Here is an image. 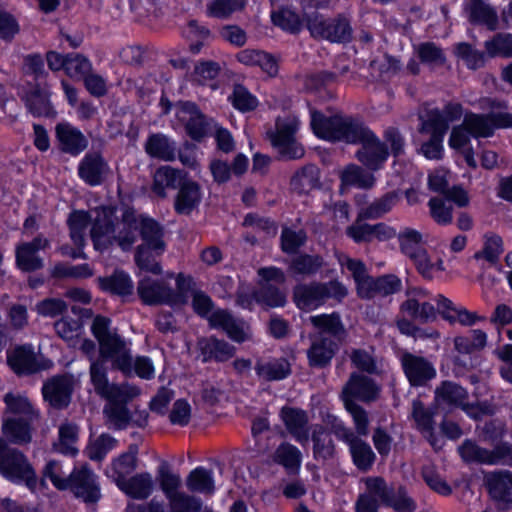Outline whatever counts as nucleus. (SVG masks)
Here are the masks:
<instances>
[{
  "label": "nucleus",
  "instance_id": "f257e3e1",
  "mask_svg": "<svg viewBox=\"0 0 512 512\" xmlns=\"http://www.w3.org/2000/svg\"><path fill=\"white\" fill-rule=\"evenodd\" d=\"M311 325L318 330L307 349L308 364L311 368L324 369L330 366L347 337V330L338 312L322 313L310 317Z\"/></svg>",
  "mask_w": 512,
  "mask_h": 512
},
{
  "label": "nucleus",
  "instance_id": "f03ea898",
  "mask_svg": "<svg viewBox=\"0 0 512 512\" xmlns=\"http://www.w3.org/2000/svg\"><path fill=\"white\" fill-rule=\"evenodd\" d=\"M363 483L365 491L355 501V512H380L381 507L395 512H414L417 509L415 500L404 485H389L382 476L365 477Z\"/></svg>",
  "mask_w": 512,
  "mask_h": 512
},
{
  "label": "nucleus",
  "instance_id": "7ed1b4c3",
  "mask_svg": "<svg viewBox=\"0 0 512 512\" xmlns=\"http://www.w3.org/2000/svg\"><path fill=\"white\" fill-rule=\"evenodd\" d=\"M348 295L346 286L338 279L328 282L297 284L292 291L295 306L301 311H312L325 304L327 299L342 302Z\"/></svg>",
  "mask_w": 512,
  "mask_h": 512
},
{
  "label": "nucleus",
  "instance_id": "20e7f679",
  "mask_svg": "<svg viewBox=\"0 0 512 512\" xmlns=\"http://www.w3.org/2000/svg\"><path fill=\"white\" fill-rule=\"evenodd\" d=\"M306 26L311 36L331 43L347 44L353 39V28L350 19L339 13L335 17H324L314 12L306 15Z\"/></svg>",
  "mask_w": 512,
  "mask_h": 512
},
{
  "label": "nucleus",
  "instance_id": "39448f33",
  "mask_svg": "<svg viewBox=\"0 0 512 512\" xmlns=\"http://www.w3.org/2000/svg\"><path fill=\"white\" fill-rule=\"evenodd\" d=\"M175 117L184 127L187 137L196 143L211 137L217 126L212 117L204 114L198 104L189 100L177 102Z\"/></svg>",
  "mask_w": 512,
  "mask_h": 512
},
{
  "label": "nucleus",
  "instance_id": "423d86ee",
  "mask_svg": "<svg viewBox=\"0 0 512 512\" xmlns=\"http://www.w3.org/2000/svg\"><path fill=\"white\" fill-rule=\"evenodd\" d=\"M66 489H69L76 499L92 510H96L102 499L99 476L88 463L73 467L70 474L66 476Z\"/></svg>",
  "mask_w": 512,
  "mask_h": 512
},
{
  "label": "nucleus",
  "instance_id": "0eeeda50",
  "mask_svg": "<svg viewBox=\"0 0 512 512\" xmlns=\"http://www.w3.org/2000/svg\"><path fill=\"white\" fill-rule=\"evenodd\" d=\"M0 473L12 482L24 481L34 491L37 486L36 473L26 456L9 447L7 440L0 438Z\"/></svg>",
  "mask_w": 512,
  "mask_h": 512
},
{
  "label": "nucleus",
  "instance_id": "6e6552de",
  "mask_svg": "<svg viewBox=\"0 0 512 512\" xmlns=\"http://www.w3.org/2000/svg\"><path fill=\"white\" fill-rule=\"evenodd\" d=\"M137 395L134 388L112 383L100 397L107 400L104 412L118 430L126 429L131 421L128 403Z\"/></svg>",
  "mask_w": 512,
  "mask_h": 512
},
{
  "label": "nucleus",
  "instance_id": "1a4fd4ad",
  "mask_svg": "<svg viewBox=\"0 0 512 512\" xmlns=\"http://www.w3.org/2000/svg\"><path fill=\"white\" fill-rule=\"evenodd\" d=\"M400 361L403 373L412 387H425L437 376L433 363L423 356L405 352Z\"/></svg>",
  "mask_w": 512,
  "mask_h": 512
},
{
  "label": "nucleus",
  "instance_id": "9d476101",
  "mask_svg": "<svg viewBox=\"0 0 512 512\" xmlns=\"http://www.w3.org/2000/svg\"><path fill=\"white\" fill-rule=\"evenodd\" d=\"M7 362L11 369L18 375H29L41 370H48L53 366L51 360L37 355L31 345H23L15 348L7 355Z\"/></svg>",
  "mask_w": 512,
  "mask_h": 512
},
{
  "label": "nucleus",
  "instance_id": "9b49d317",
  "mask_svg": "<svg viewBox=\"0 0 512 512\" xmlns=\"http://www.w3.org/2000/svg\"><path fill=\"white\" fill-rule=\"evenodd\" d=\"M90 236L96 250L103 251L111 244L109 237L115 233L117 208L103 205L96 209Z\"/></svg>",
  "mask_w": 512,
  "mask_h": 512
},
{
  "label": "nucleus",
  "instance_id": "f8f14e48",
  "mask_svg": "<svg viewBox=\"0 0 512 512\" xmlns=\"http://www.w3.org/2000/svg\"><path fill=\"white\" fill-rule=\"evenodd\" d=\"M345 234L356 244L372 243L374 240L378 242H386L396 237V229L384 222L369 224L363 221H356L349 225Z\"/></svg>",
  "mask_w": 512,
  "mask_h": 512
},
{
  "label": "nucleus",
  "instance_id": "ddd939ff",
  "mask_svg": "<svg viewBox=\"0 0 512 512\" xmlns=\"http://www.w3.org/2000/svg\"><path fill=\"white\" fill-rule=\"evenodd\" d=\"M343 117L344 113L342 112L326 115L320 110L313 109L310 111L311 130L320 140L330 143H339Z\"/></svg>",
  "mask_w": 512,
  "mask_h": 512
},
{
  "label": "nucleus",
  "instance_id": "4468645a",
  "mask_svg": "<svg viewBox=\"0 0 512 512\" xmlns=\"http://www.w3.org/2000/svg\"><path fill=\"white\" fill-rule=\"evenodd\" d=\"M21 99L34 117H54L56 112L50 101V92L46 86L28 83L23 88Z\"/></svg>",
  "mask_w": 512,
  "mask_h": 512
},
{
  "label": "nucleus",
  "instance_id": "2eb2a0df",
  "mask_svg": "<svg viewBox=\"0 0 512 512\" xmlns=\"http://www.w3.org/2000/svg\"><path fill=\"white\" fill-rule=\"evenodd\" d=\"M137 295L145 306L171 305L172 288L164 280L143 277L137 282Z\"/></svg>",
  "mask_w": 512,
  "mask_h": 512
},
{
  "label": "nucleus",
  "instance_id": "dca6fc26",
  "mask_svg": "<svg viewBox=\"0 0 512 512\" xmlns=\"http://www.w3.org/2000/svg\"><path fill=\"white\" fill-rule=\"evenodd\" d=\"M109 169L100 152H87L78 164V176L85 184L96 187L103 184Z\"/></svg>",
  "mask_w": 512,
  "mask_h": 512
},
{
  "label": "nucleus",
  "instance_id": "f3484780",
  "mask_svg": "<svg viewBox=\"0 0 512 512\" xmlns=\"http://www.w3.org/2000/svg\"><path fill=\"white\" fill-rule=\"evenodd\" d=\"M49 245L48 239L39 235L30 242H23L17 245L15 251L16 265L23 272L40 270L44 266L43 259L38 255Z\"/></svg>",
  "mask_w": 512,
  "mask_h": 512
},
{
  "label": "nucleus",
  "instance_id": "a211bd4d",
  "mask_svg": "<svg viewBox=\"0 0 512 512\" xmlns=\"http://www.w3.org/2000/svg\"><path fill=\"white\" fill-rule=\"evenodd\" d=\"M379 394V388L375 381L362 374L352 373L342 390V400L370 402L374 401Z\"/></svg>",
  "mask_w": 512,
  "mask_h": 512
},
{
  "label": "nucleus",
  "instance_id": "6ab92c4d",
  "mask_svg": "<svg viewBox=\"0 0 512 512\" xmlns=\"http://www.w3.org/2000/svg\"><path fill=\"white\" fill-rule=\"evenodd\" d=\"M484 486L490 498L507 506L512 504V472L495 470L484 474Z\"/></svg>",
  "mask_w": 512,
  "mask_h": 512
},
{
  "label": "nucleus",
  "instance_id": "aec40b11",
  "mask_svg": "<svg viewBox=\"0 0 512 512\" xmlns=\"http://www.w3.org/2000/svg\"><path fill=\"white\" fill-rule=\"evenodd\" d=\"M341 439L349 446L354 466L361 472L371 470L376 461V454L370 444L349 429H344Z\"/></svg>",
  "mask_w": 512,
  "mask_h": 512
},
{
  "label": "nucleus",
  "instance_id": "412c9836",
  "mask_svg": "<svg viewBox=\"0 0 512 512\" xmlns=\"http://www.w3.org/2000/svg\"><path fill=\"white\" fill-rule=\"evenodd\" d=\"M197 347L200 352L201 362L225 363L232 359L236 354V347L224 339L211 335L201 337L197 341Z\"/></svg>",
  "mask_w": 512,
  "mask_h": 512
},
{
  "label": "nucleus",
  "instance_id": "4be33fe9",
  "mask_svg": "<svg viewBox=\"0 0 512 512\" xmlns=\"http://www.w3.org/2000/svg\"><path fill=\"white\" fill-rule=\"evenodd\" d=\"M118 489L135 500H145L153 492V479L149 472L137 473L131 477L119 474L114 478Z\"/></svg>",
  "mask_w": 512,
  "mask_h": 512
},
{
  "label": "nucleus",
  "instance_id": "5701e85b",
  "mask_svg": "<svg viewBox=\"0 0 512 512\" xmlns=\"http://www.w3.org/2000/svg\"><path fill=\"white\" fill-rule=\"evenodd\" d=\"M421 289L413 288L406 291L408 298L400 304L399 311L403 316L410 318L420 324L432 323L439 314L438 307L428 301L419 302L412 294L420 293Z\"/></svg>",
  "mask_w": 512,
  "mask_h": 512
},
{
  "label": "nucleus",
  "instance_id": "b1692460",
  "mask_svg": "<svg viewBox=\"0 0 512 512\" xmlns=\"http://www.w3.org/2000/svg\"><path fill=\"white\" fill-rule=\"evenodd\" d=\"M463 10L468 21L473 26H485L489 31H496L499 27V16L495 7L485 0H467L463 3Z\"/></svg>",
  "mask_w": 512,
  "mask_h": 512
},
{
  "label": "nucleus",
  "instance_id": "393cba45",
  "mask_svg": "<svg viewBox=\"0 0 512 512\" xmlns=\"http://www.w3.org/2000/svg\"><path fill=\"white\" fill-rule=\"evenodd\" d=\"M361 146L362 148L356 152L357 160L371 171L381 169L390 155L386 143L382 142L374 133L372 139L367 140Z\"/></svg>",
  "mask_w": 512,
  "mask_h": 512
},
{
  "label": "nucleus",
  "instance_id": "a878e982",
  "mask_svg": "<svg viewBox=\"0 0 512 512\" xmlns=\"http://www.w3.org/2000/svg\"><path fill=\"white\" fill-rule=\"evenodd\" d=\"M374 133L361 116L344 114L339 143L362 145L367 140L372 139Z\"/></svg>",
  "mask_w": 512,
  "mask_h": 512
},
{
  "label": "nucleus",
  "instance_id": "bb28decb",
  "mask_svg": "<svg viewBox=\"0 0 512 512\" xmlns=\"http://www.w3.org/2000/svg\"><path fill=\"white\" fill-rule=\"evenodd\" d=\"M202 201V190L200 184L188 178L178 188L174 199V211L178 215L189 216L199 207Z\"/></svg>",
  "mask_w": 512,
  "mask_h": 512
},
{
  "label": "nucleus",
  "instance_id": "cd10ccee",
  "mask_svg": "<svg viewBox=\"0 0 512 512\" xmlns=\"http://www.w3.org/2000/svg\"><path fill=\"white\" fill-rule=\"evenodd\" d=\"M287 431L295 440L304 444L309 440L308 415L301 408L285 405L281 408L279 414Z\"/></svg>",
  "mask_w": 512,
  "mask_h": 512
},
{
  "label": "nucleus",
  "instance_id": "c85d7f7f",
  "mask_svg": "<svg viewBox=\"0 0 512 512\" xmlns=\"http://www.w3.org/2000/svg\"><path fill=\"white\" fill-rule=\"evenodd\" d=\"M111 319L97 315L94 317L91 332L99 344V356H107L115 352L122 344V337L117 333L110 332Z\"/></svg>",
  "mask_w": 512,
  "mask_h": 512
},
{
  "label": "nucleus",
  "instance_id": "c756f323",
  "mask_svg": "<svg viewBox=\"0 0 512 512\" xmlns=\"http://www.w3.org/2000/svg\"><path fill=\"white\" fill-rule=\"evenodd\" d=\"M146 154L165 162H173L177 158V143L170 136L157 132L150 133L144 143Z\"/></svg>",
  "mask_w": 512,
  "mask_h": 512
},
{
  "label": "nucleus",
  "instance_id": "7c9ffc66",
  "mask_svg": "<svg viewBox=\"0 0 512 512\" xmlns=\"http://www.w3.org/2000/svg\"><path fill=\"white\" fill-rule=\"evenodd\" d=\"M438 311L441 318L450 324L459 323L462 326H473L478 321H484V316L471 312L464 307H456L454 303L444 295L437 296Z\"/></svg>",
  "mask_w": 512,
  "mask_h": 512
},
{
  "label": "nucleus",
  "instance_id": "2f4dec72",
  "mask_svg": "<svg viewBox=\"0 0 512 512\" xmlns=\"http://www.w3.org/2000/svg\"><path fill=\"white\" fill-rule=\"evenodd\" d=\"M255 374L264 382H276L287 379L292 374L290 361L286 357L271 358L267 361L257 359Z\"/></svg>",
  "mask_w": 512,
  "mask_h": 512
},
{
  "label": "nucleus",
  "instance_id": "473e14b6",
  "mask_svg": "<svg viewBox=\"0 0 512 512\" xmlns=\"http://www.w3.org/2000/svg\"><path fill=\"white\" fill-rule=\"evenodd\" d=\"M99 288L111 295L119 296L123 302L129 301L134 293V283L130 275L121 269H116L109 276L98 278Z\"/></svg>",
  "mask_w": 512,
  "mask_h": 512
},
{
  "label": "nucleus",
  "instance_id": "72a5a7b5",
  "mask_svg": "<svg viewBox=\"0 0 512 512\" xmlns=\"http://www.w3.org/2000/svg\"><path fill=\"white\" fill-rule=\"evenodd\" d=\"M188 178L190 177L186 171L171 166H161L154 173L151 190L158 197L165 198L166 188L178 189Z\"/></svg>",
  "mask_w": 512,
  "mask_h": 512
},
{
  "label": "nucleus",
  "instance_id": "f704fd0d",
  "mask_svg": "<svg viewBox=\"0 0 512 512\" xmlns=\"http://www.w3.org/2000/svg\"><path fill=\"white\" fill-rule=\"evenodd\" d=\"M290 186L299 195L308 194L310 191L320 188L319 168L312 163L302 166L292 175Z\"/></svg>",
  "mask_w": 512,
  "mask_h": 512
},
{
  "label": "nucleus",
  "instance_id": "c9c22d12",
  "mask_svg": "<svg viewBox=\"0 0 512 512\" xmlns=\"http://www.w3.org/2000/svg\"><path fill=\"white\" fill-rule=\"evenodd\" d=\"M33 421L23 417H8L2 424L3 435L13 444H27L32 438L31 423Z\"/></svg>",
  "mask_w": 512,
  "mask_h": 512
},
{
  "label": "nucleus",
  "instance_id": "e433bc0d",
  "mask_svg": "<svg viewBox=\"0 0 512 512\" xmlns=\"http://www.w3.org/2000/svg\"><path fill=\"white\" fill-rule=\"evenodd\" d=\"M399 201L396 191H389L358 212V221L376 220L389 213Z\"/></svg>",
  "mask_w": 512,
  "mask_h": 512
},
{
  "label": "nucleus",
  "instance_id": "4c0bfd02",
  "mask_svg": "<svg viewBox=\"0 0 512 512\" xmlns=\"http://www.w3.org/2000/svg\"><path fill=\"white\" fill-rule=\"evenodd\" d=\"M141 245H148L154 248L156 252L162 253L165 250V242L163 240L164 231L161 224L152 217H141L139 228Z\"/></svg>",
  "mask_w": 512,
  "mask_h": 512
},
{
  "label": "nucleus",
  "instance_id": "58836bf2",
  "mask_svg": "<svg viewBox=\"0 0 512 512\" xmlns=\"http://www.w3.org/2000/svg\"><path fill=\"white\" fill-rule=\"evenodd\" d=\"M313 457L315 460H329L335 456V444L331 433L321 424L314 427L311 435Z\"/></svg>",
  "mask_w": 512,
  "mask_h": 512
},
{
  "label": "nucleus",
  "instance_id": "ea45409f",
  "mask_svg": "<svg viewBox=\"0 0 512 512\" xmlns=\"http://www.w3.org/2000/svg\"><path fill=\"white\" fill-rule=\"evenodd\" d=\"M324 259L319 254L298 253L289 263L288 270L294 275H316L323 267Z\"/></svg>",
  "mask_w": 512,
  "mask_h": 512
},
{
  "label": "nucleus",
  "instance_id": "a19ab883",
  "mask_svg": "<svg viewBox=\"0 0 512 512\" xmlns=\"http://www.w3.org/2000/svg\"><path fill=\"white\" fill-rule=\"evenodd\" d=\"M275 460L289 475H297L301 468V451L288 442L281 443L275 451Z\"/></svg>",
  "mask_w": 512,
  "mask_h": 512
},
{
  "label": "nucleus",
  "instance_id": "79ce46f5",
  "mask_svg": "<svg viewBox=\"0 0 512 512\" xmlns=\"http://www.w3.org/2000/svg\"><path fill=\"white\" fill-rule=\"evenodd\" d=\"M463 123L474 139L489 138L494 135L490 112L486 114L467 112Z\"/></svg>",
  "mask_w": 512,
  "mask_h": 512
},
{
  "label": "nucleus",
  "instance_id": "37998d69",
  "mask_svg": "<svg viewBox=\"0 0 512 512\" xmlns=\"http://www.w3.org/2000/svg\"><path fill=\"white\" fill-rule=\"evenodd\" d=\"M257 297L259 306L274 309L283 308L287 304V295L284 290L273 283H258Z\"/></svg>",
  "mask_w": 512,
  "mask_h": 512
},
{
  "label": "nucleus",
  "instance_id": "c03bdc74",
  "mask_svg": "<svg viewBox=\"0 0 512 512\" xmlns=\"http://www.w3.org/2000/svg\"><path fill=\"white\" fill-rule=\"evenodd\" d=\"M436 398L444 403L454 406L465 408V400L468 398L467 390L460 384L453 381L445 380L437 387Z\"/></svg>",
  "mask_w": 512,
  "mask_h": 512
},
{
  "label": "nucleus",
  "instance_id": "a18cd8bd",
  "mask_svg": "<svg viewBox=\"0 0 512 512\" xmlns=\"http://www.w3.org/2000/svg\"><path fill=\"white\" fill-rule=\"evenodd\" d=\"M271 20L276 27L290 34L295 35L302 30V19L295 10L289 7H281L279 10L272 12Z\"/></svg>",
  "mask_w": 512,
  "mask_h": 512
},
{
  "label": "nucleus",
  "instance_id": "49530a36",
  "mask_svg": "<svg viewBox=\"0 0 512 512\" xmlns=\"http://www.w3.org/2000/svg\"><path fill=\"white\" fill-rule=\"evenodd\" d=\"M307 239L308 235L305 229L294 230L284 226L280 235V249L286 255H296L306 244Z\"/></svg>",
  "mask_w": 512,
  "mask_h": 512
},
{
  "label": "nucleus",
  "instance_id": "de8ad7c7",
  "mask_svg": "<svg viewBox=\"0 0 512 512\" xmlns=\"http://www.w3.org/2000/svg\"><path fill=\"white\" fill-rule=\"evenodd\" d=\"M42 394L50 407L61 410L64 407V375H56L45 381Z\"/></svg>",
  "mask_w": 512,
  "mask_h": 512
},
{
  "label": "nucleus",
  "instance_id": "09e8293b",
  "mask_svg": "<svg viewBox=\"0 0 512 512\" xmlns=\"http://www.w3.org/2000/svg\"><path fill=\"white\" fill-rule=\"evenodd\" d=\"M186 485L192 492L211 493L215 489L213 472L198 466L189 473Z\"/></svg>",
  "mask_w": 512,
  "mask_h": 512
},
{
  "label": "nucleus",
  "instance_id": "8fccbe9b",
  "mask_svg": "<svg viewBox=\"0 0 512 512\" xmlns=\"http://www.w3.org/2000/svg\"><path fill=\"white\" fill-rule=\"evenodd\" d=\"M93 70L92 62L82 53H66V76L80 82Z\"/></svg>",
  "mask_w": 512,
  "mask_h": 512
},
{
  "label": "nucleus",
  "instance_id": "3c124183",
  "mask_svg": "<svg viewBox=\"0 0 512 512\" xmlns=\"http://www.w3.org/2000/svg\"><path fill=\"white\" fill-rule=\"evenodd\" d=\"M449 127L447 120L443 118L442 111L439 108H432L427 111L426 118L421 119L419 132L430 136L445 137Z\"/></svg>",
  "mask_w": 512,
  "mask_h": 512
},
{
  "label": "nucleus",
  "instance_id": "603ef678",
  "mask_svg": "<svg viewBox=\"0 0 512 512\" xmlns=\"http://www.w3.org/2000/svg\"><path fill=\"white\" fill-rule=\"evenodd\" d=\"M156 479L160 489L168 500L180 493L181 478L178 474L171 472L170 465L167 461H162L158 466Z\"/></svg>",
  "mask_w": 512,
  "mask_h": 512
},
{
  "label": "nucleus",
  "instance_id": "864d4df0",
  "mask_svg": "<svg viewBox=\"0 0 512 512\" xmlns=\"http://www.w3.org/2000/svg\"><path fill=\"white\" fill-rule=\"evenodd\" d=\"M484 47L489 58H512V34L496 33L484 42Z\"/></svg>",
  "mask_w": 512,
  "mask_h": 512
},
{
  "label": "nucleus",
  "instance_id": "5fc2aeb1",
  "mask_svg": "<svg viewBox=\"0 0 512 512\" xmlns=\"http://www.w3.org/2000/svg\"><path fill=\"white\" fill-rule=\"evenodd\" d=\"M455 55L464 61L469 70H478L486 64V53L473 47L468 42H460L456 44Z\"/></svg>",
  "mask_w": 512,
  "mask_h": 512
},
{
  "label": "nucleus",
  "instance_id": "6e6d98bb",
  "mask_svg": "<svg viewBox=\"0 0 512 512\" xmlns=\"http://www.w3.org/2000/svg\"><path fill=\"white\" fill-rule=\"evenodd\" d=\"M229 98L233 108L241 113L252 112L259 105L258 98L243 84L235 85Z\"/></svg>",
  "mask_w": 512,
  "mask_h": 512
},
{
  "label": "nucleus",
  "instance_id": "4d7b16f0",
  "mask_svg": "<svg viewBox=\"0 0 512 512\" xmlns=\"http://www.w3.org/2000/svg\"><path fill=\"white\" fill-rule=\"evenodd\" d=\"M396 237L398 239L401 253L407 257L418 252V250L425 249L422 246L423 235L416 229L406 227L399 233L396 232Z\"/></svg>",
  "mask_w": 512,
  "mask_h": 512
},
{
  "label": "nucleus",
  "instance_id": "13d9d810",
  "mask_svg": "<svg viewBox=\"0 0 512 512\" xmlns=\"http://www.w3.org/2000/svg\"><path fill=\"white\" fill-rule=\"evenodd\" d=\"M66 101L72 107H77V117L79 120H90L97 114L98 108L94 105V103L89 100H81L78 102V90L66 83Z\"/></svg>",
  "mask_w": 512,
  "mask_h": 512
},
{
  "label": "nucleus",
  "instance_id": "bf43d9fd",
  "mask_svg": "<svg viewBox=\"0 0 512 512\" xmlns=\"http://www.w3.org/2000/svg\"><path fill=\"white\" fill-rule=\"evenodd\" d=\"M370 290L376 291L381 296H389L398 293L402 289V281L395 274H384L368 280Z\"/></svg>",
  "mask_w": 512,
  "mask_h": 512
},
{
  "label": "nucleus",
  "instance_id": "052dcab7",
  "mask_svg": "<svg viewBox=\"0 0 512 512\" xmlns=\"http://www.w3.org/2000/svg\"><path fill=\"white\" fill-rule=\"evenodd\" d=\"M103 361H111L112 369L120 371L125 376H130L133 371V359L128 350L125 348V342L122 339V344L115 352L109 355L99 356Z\"/></svg>",
  "mask_w": 512,
  "mask_h": 512
},
{
  "label": "nucleus",
  "instance_id": "680f3d73",
  "mask_svg": "<svg viewBox=\"0 0 512 512\" xmlns=\"http://www.w3.org/2000/svg\"><path fill=\"white\" fill-rule=\"evenodd\" d=\"M421 477L424 483L440 496L448 497L453 493L451 485L438 473L434 467H423Z\"/></svg>",
  "mask_w": 512,
  "mask_h": 512
},
{
  "label": "nucleus",
  "instance_id": "e2e57ef3",
  "mask_svg": "<svg viewBox=\"0 0 512 512\" xmlns=\"http://www.w3.org/2000/svg\"><path fill=\"white\" fill-rule=\"evenodd\" d=\"M503 239L495 233L485 235V241L482 251L475 253L476 259H485L490 264H496L499 261L500 255L503 253Z\"/></svg>",
  "mask_w": 512,
  "mask_h": 512
},
{
  "label": "nucleus",
  "instance_id": "0e129e2a",
  "mask_svg": "<svg viewBox=\"0 0 512 512\" xmlns=\"http://www.w3.org/2000/svg\"><path fill=\"white\" fill-rule=\"evenodd\" d=\"M245 4V0H213L207 6V14L210 17L226 19L234 12L241 11Z\"/></svg>",
  "mask_w": 512,
  "mask_h": 512
},
{
  "label": "nucleus",
  "instance_id": "69168bd1",
  "mask_svg": "<svg viewBox=\"0 0 512 512\" xmlns=\"http://www.w3.org/2000/svg\"><path fill=\"white\" fill-rule=\"evenodd\" d=\"M4 402L7 405L8 411L15 415H19L18 417H23L28 420H36L38 418V413L33 409L31 403L25 397L14 396L13 394L8 393L4 396Z\"/></svg>",
  "mask_w": 512,
  "mask_h": 512
},
{
  "label": "nucleus",
  "instance_id": "338daca9",
  "mask_svg": "<svg viewBox=\"0 0 512 512\" xmlns=\"http://www.w3.org/2000/svg\"><path fill=\"white\" fill-rule=\"evenodd\" d=\"M152 251H155L154 248L148 245H139L134 255L135 264L140 270L159 275L162 273V266L155 260Z\"/></svg>",
  "mask_w": 512,
  "mask_h": 512
},
{
  "label": "nucleus",
  "instance_id": "774afa93",
  "mask_svg": "<svg viewBox=\"0 0 512 512\" xmlns=\"http://www.w3.org/2000/svg\"><path fill=\"white\" fill-rule=\"evenodd\" d=\"M486 465H506L512 467V444L506 441L496 443L488 449Z\"/></svg>",
  "mask_w": 512,
  "mask_h": 512
}]
</instances>
